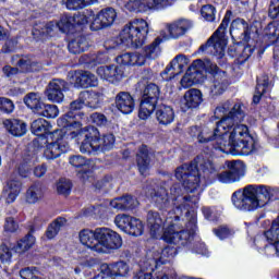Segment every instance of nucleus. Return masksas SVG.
Masks as SVG:
<instances>
[{
  "mask_svg": "<svg viewBox=\"0 0 279 279\" xmlns=\"http://www.w3.org/2000/svg\"><path fill=\"white\" fill-rule=\"evenodd\" d=\"M170 195H172V203L169 199L167 189L158 187L150 192V197L158 208L161 210H169L171 206L173 208L169 211V217L166 220L158 211H148L147 226L154 239H158L163 230L162 239L166 243L186 245L191 236L195 234V230H197V217L195 211H191L189 208H195V205L199 202V195L182 196L180 184H174L170 189ZM166 225L168 227L165 229Z\"/></svg>",
  "mask_w": 279,
  "mask_h": 279,
  "instance_id": "1",
  "label": "nucleus"
},
{
  "mask_svg": "<svg viewBox=\"0 0 279 279\" xmlns=\"http://www.w3.org/2000/svg\"><path fill=\"white\" fill-rule=\"evenodd\" d=\"M215 116L221 120L217 123L216 132L222 134L219 143L220 151H236L242 156H250L256 149V142L250 135L247 125L241 124L245 119V107L243 104L232 100L225 101L215 110Z\"/></svg>",
  "mask_w": 279,
  "mask_h": 279,
  "instance_id": "2",
  "label": "nucleus"
},
{
  "mask_svg": "<svg viewBox=\"0 0 279 279\" xmlns=\"http://www.w3.org/2000/svg\"><path fill=\"white\" fill-rule=\"evenodd\" d=\"M199 171H203L206 175L215 173V166L210 160L198 156L191 165L185 163L177 168L175 178L182 183L183 189L187 193H193L199 189V175H202Z\"/></svg>",
  "mask_w": 279,
  "mask_h": 279,
  "instance_id": "3",
  "label": "nucleus"
},
{
  "mask_svg": "<svg viewBox=\"0 0 279 279\" xmlns=\"http://www.w3.org/2000/svg\"><path fill=\"white\" fill-rule=\"evenodd\" d=\"M232 204L238 210H256L263 208L265 204L271 199L269 189L265 185L257 187L256 185H247L242 190H238L232 194Z\"/></svg>",
  "mask_w": 279,
  "mask_h": 279,
  "instance_id": "4",
  "label": "nucleus"
},
{
  "mask_svg": "<svg viewBox=\"0 0 279 279\" xmlns=\"http://www.w3.org/2000/svg\"><path fill=\"white\" fill-rule=\"evenodd\" d=\"M149 34V24L143 19H137L124 26L120 34V40L125 47H143L145 38Z\"/></svg>",
  "mask_w": 279,
  "mask_h": 279,
  "instance_id": "5",
  "label": "nucleus"
},
{
  "mask_svg": "<svg viewBox=\"0 0 279 279\" xmlns=\"http://www.w3.org/2000/svg\"><path fill=\"white\" fill-rule=\"evenodd\" d=\"M232 16L231 11H227L220 26L214 33V35L208 39V41L199 47V51H209L214 56L223 58L226 53V45H228V37H226V29H228V24L230 23V17Z\"/></svg>",
  "mask_w": 279,
  "mask_h": 279,
  "instance_id": "6",
  "label": "nucleus"
},
{
  "mask_svg": "<svg viewBox=\"0 0 279 279\" xmlns=\"http://www.w3.org/2000/svg\"><path fill=\"white\" fill-rule=\"evenodd\" d=\"M66 129L62 128L47 134L44 148V156L47 160H56V158H60L69 149V144L64 143Z\"/></svg>",
  "mask_w": 279,
  "mask_h": 279,
  "instance_id": "7",
  "label": "nucleus"
},
{
  "mask_svg": "<svg viewBox=\"0 0 279 279\" xmlns=\"http://www.w3.org/2000/svg\"><path fill=\"white\" fill-rule=\"evenodd\" d=\"M159 97L160 87H158V85L150 83L145 87L140 105V119H142L143 121H147V119L151 117L154 110H156Z\"/></svg>",
  "mask_w": 279,
  "mask_h": 279,
  "instance_id": "8",
  "label": "nucleus"
},
{
  "mask_svg": "<svg viewBox=\"0 0 279 279\" xmlns=\"http://www.w3.org/2000/svg\"><path fill=\"white\" fill-rule=\"evenodd\" d=\"M98 254H106L109 250H119L123 245L121 235L110 228H98Z\"/></svg>",
  "mask_w": 279,
  "mask_h": 279,
  "instance_id": "9",
  "label": "nucleus"
},
{
  "mask_svg": "<svg viewBox=\"0 0 279 279\" xmlns=\"http://www.w3.org/2000/svg\"><path fill=\"white\" fill-rule=\"evenodd\" d=\"M205 70L207 73L214 75V82L210 86L211 95H222L226 92V88H228V75L226 72L219 70V66L209 60L206 61Z\"/></svg>",
  "mask_w": 279,
  "mask_h": 279,
  "instance_id": "10",
  "label": "nucleus"
},
{
  "mask_svg": "<svg viewBox=\"0 0 279 279\" xmlns=\"http://www.w3.org/2000/svg\"><path fill=\"white\" fill-rule=\"evenodd\" d=\"M227 167L229 171L217 174V179L222 184H234V182H240L241 178L245 177V165L242 161H227Z\"/></svg>",
  "mask_w": 279,
  "mask_h": 279,
  "instance_id": "11",
  "label": "nucleus"
},
{
  "mask_svg": "<svg viewBox=\"0 0 279 279\" xmlns=\"http://www.w3.org/2000/svg\"><path fill=\"white\" fill-rule=\"evenodd\" d=\"M167 33L161 32V36L163 40H178V38H182L189 29H193V21L187 19H180L166 26Z\"/></svg>",
  "mask_w": 279,
  "mask_h": 279,
  "instance_id": "12",
  "label": "nucleus"
},
{
  "mask_svg": "<svg viewBox=\"0 0 279 279\" xmlns=\"http://www.w3.org/2000/svg\"><path fill=\"white\" fill-rule=\"evenodd\" d=\"M66 90H69V83L64 80L54 78L48 84L46 97L48 101H51L52 104H62Z\"/></svg>",
  "mask_w": 279,
  "mask_h": 279,
  "instance_id": "13",
  "label": "nucleus"
},
{
  "mask_svg": "<svg viewBox=\"0 0 279 279\" xmlns=\"http://www.w3.org/2000/svg\"><path fill=\"white\" fill-rule=\"evenodd\" d=\"M114 21H117V10L113 8L102 9L93 17L90 29L97 32L98 29L111 27V25H114Z\"/></svg>",
  "mask_w": 279,
  "mask_h": 279,
  "instance_id": "14",
  "label": "nucleus"
},
{
  "mask_svg": "<svg viewBox=\"0 0 279 279\" xmlns=\"http://www.w3.org/2000/svg\"><path fill=\"white\" fill-rule=\"evenodd\" d=\"M84 106H86L84 98H82V94H80V97L70 104V111L58 119V126L63 129L68 128L69 130H71V128H77V125H80V122H77L73 112H75V110H82Z\"/></svg>",
  "mask_w": 279,
  "mask_h": 279,
  "instance_id": "15",
  "label": "nucleus"
},
{
  "mask_svg": "<svg viewBox=\"0 0 279 279\" xmlns=\"http://www.w3.org/2000/svg\"><path fill=\"white\" fill-rule=\"evenodd\" d=\"M96 73L100 80H105L110 84H118V82L123 80V70L121 66L114 64L99 66Z\"/></svg>",
  "mask_w": 279,
  "mask_h": 279,
  "instance_id": "16",
  "label": "nucleus"
},
{
  "mask_svg": "<svg viewBox=\"0 0 279 279\" xmlns=\"http://www.w3.org/2000/svg\"><path fill=\"white\" fill-rule=\"evenodd\" d=\"M178 254V248L173 246H166L159 257L147 258L146 260L141 263V267L143 269H154V267H158L159 265H165V263L169 262V258H173Z\"/></svg>",
  "mask_w": 279,
  "mask_h": 279,
  "instance_id": "17",
  "label": "nucleus"
},
{
  "mask_svg": "<svg viewBox=\"0 0 279 279\" xmlns=\"http://www.w3.org/2000/svg\"><path fill=\"white\" fill-rule=\"evenodd\" d=\"M206 69V62L202 60H196L192 63L189 71L185 73V75L181 80V86L183 88H189L193 86V84H196V82H199V77L197 75H202V69Z\"/></svg>",
  "mask_w": 279,
  "mask_h": 279,
  "instance_id": "18",
  "label": "nucleus"
},
{
  "mask_svg": "<svg viewBox=\"0 0 279 279\" xmlns=\"http://www.w3.org/2000/svg\"><path fill=\"white\" fill-rule=\"evenodd\" d=\"M98 231L99 228H96L95 230L83 229L78 233V239L82 245L89 247V250H93V252L99 253L101 248H99V236L97 235Z\"/></svg>",
  "mask_w": 279,
  "mask_h": 279,
  "instance_id": "19",
  "label": "nucleus"
},
{
  "mask_svg": "<svg viewBox=\"0 0 279 279\" xmlns=\"http://www.w3.org/2000/svg\"><path fill=\"white\" fill-rule=\"evenodd\" d=\"M189 64V58L184 54H178L163 71L165 75H169V80H173L175 75H180Z\"/></svg>",
  "mask_w": 279,
  "mask_h": 279,
  "instance_id": "20",
  "label": "nucleus"
},
{
  "mask_svg": "<svg viewBox=\"0 0 279 279\" xmlns=\"http://www.w3.org/2000/svg\"><path fill=\"white\" fill-rule=\"evenodd\" d=\"M134 97L128 92H120L116 96V108L122 112V114H132L134 112Z\"/></svg>",
  "mask_w": 279,
  "mask_h": 279,
  "instance_id": "21",
  "label": "nucleus"
},
{
  "mask_svg": "<svg viewBox=\"0 0 279 279\" xmlns=\"http://www.w3.org/2000/svg\"><path fill=\"white\" fill-rule=\"evenodd\" d=\"M69 162L72 165V167L81 169L77 172V175L81 178V180L88 179V175H90V161L88 159L82 155H74L70 157Z\"/></svg>",
  "mask_w": 279,
  "mask_h": 279,
  "instance_id": "22",
  "label": "nucleus"
},
{
  "mask_svg": "<svg viewBox=\"0 0 279 279\" xmlns=\"http://www.w3.org/2000/svg\"><path fill=\"white\" fill-rule=\"evenodd\" d=\"M117 64H122L123 66H143L145 64V56L141 52H125L116 58Z\"/></svg>",
  "mask_w": 279,
  "mask_h": 279,
  "instance_id": "23",
  "label": "nucleus"
},
{
  "mask_svg": "<svg viewBox=\"0 0 279 279\" xmlns=\"http://www.w3.org/2000/svg\"><path fill=\"white\" fill-rule=\"evenodd\" d=\"M230 35L232 38H241L244 43L250 41V26L244 20L236 19L231 23Z\"/></svg>",
  "mask_w": 279,
  "mask_h": 279,
  "instance_id": "24",
  "label": "nucleus"
},
{
  "mask_svg": "<svg viewBox=\"0 0 279 279\" xmlns=\"http://www.w3.org/2000/svg\"><path fill=\"white\" fill-rule=\"evenodd\" d=\"M202 101H204L202 90L197 88L189 89L183 96V106L187 110H191L193 108H199Z\"/></svg>",
  "mask_w": 279,
  "mask_h": 279,
  "instance_id": "25",
  "label": "nucleus"
},
{
  "mask_svg": "<svg viewBox=\"0 0 279 279\" xmlns=\"http://www.w3.org/2000/svg\"><path fill=\"white\" fill-rule=\"evenodd\" d=\"M155 114L159 125H171V123L175 119V113L173 112V108L167 105H159L156 109Z\"/></svg>",
  "mask_w": 279,
  "mask_h": 279,
  "instance_id": "26",
  "label": "nucleus"
},
{
  "mask_svg": "<svg viewBox=\"0 0 279 279\" xmlns=\"http://www.w3.org/2000/svg\"><path fill=\"white\" fill-rule=\"evenodd\" d=\"M110 206L116 210H132V208L138 206V201L134 196L126 195L112 199Z\"/></svg>",
  "mask_w": 279,
  "mask_h": 279,
  "instance_id": "27",
  "label": "nucleus"
},
{
  "mask_svg": "<svg viewBox=\"0 0 279 279\" xmlns=\"http://www.w3.org/2000/svg\"><path fill=\"white\" fill-rule=\"evenodd\" d=\"M110 57L106 52H98L96 54H83L80 58L81 64H86L87 69H93L97 64H106Z\"/></svg>",
  "mask_w": 279,
  "mask_h": 279,
  "instance_id": "28",
  "label": "nucleus"
},
{
  "mask_svg": "<svg viewBox=\"0 0 279 279\" xmlns=\"http://www.w3.org/2000/svg\"><path fill=\"white\" fill-rule=\"evenodd\" d=\"M21 194V181L11 180L4 186L2 196L7 199V204H12L16 201V197Z\"/></svg>",
  "mask_w": 279,
  "mask_h": 279,
  "instance_id": "29",
  "label": "nucleus"
},
{
  "mask_svg": "<svg viewBox=\"0 0 279 279\" xmlns=\"http://www.w3.org/2000/svg\"><path fill=\"white\" fill-rule=\"evenodd\" d=\"M3 125L12 136H25L27 134V124L21 120H4Z\"/></svg>",
  "mask_w": 279,
  "mask_h": 279,
  "instance_id": "30",
  "label": "nucleus"
},
{
  "mask_svg": "<svg viewBox=\"0 0 279 279\" xmlns=\"http://www.w3.org/2000/svg\"><path fill=\"white\" fill-rule=\"evenodd\" d=\"M45 195V190L41 183H34L31 185L26 192L27 204H38L43 196Z\"/></svg>",
  "mask_w": 279,
  "mask_h": 279,
  "instance_id": "31",
  "label": "nucleus"
},
{
  "mask_svg": "<svg viewBox=\"0 0 279 279\" xmlns=\"http://www.w3.org/2000/svg\"><path fill=\"white\" fill-rule=\"evenodd\" d=\"M24 104L27 106V108L35 112V114H38L45 102H43L40 94L32 92L24 97Z\"/></svg>",
  "mask_w": 279,
  "mask_h": 279,
  "instance_id": "32",
  "label": "nucleus"
},
{
  "mask_svg": "<svg viewBox=\"0 0 279 279\" xmlns=\"http://www.w3.org/2000/svg\"><path fill=\"white\" fill-rule=\"evenodd\" d=\"M198 141L201 143H208L210 141H216L215 149H219V144L223 141L222 134L217 132V129L210 131L209 129H203V132L198 134Z\"/></svg>",
  "mask_w": 279,
  "mask_h": 279,
  "instance_id": "33",
  "label": "nucleus"
},
{
  "mask_svg": "<svg viewBox=\"0 0 279 279\" xmlns=\"http://www.w3.org/2000/svg\"><path fill=\"white\" fill-rule=\"evenodd\" d=\"M88 47H89L88 40L84 36L74 38L68 45L69 52L74 54L84 53V51H86Z\"/></svg>",
  "mask_w": 279,
  "mask_h": 279,
  "instance_id": "34",
  "label": "nucleus"
},
{
  "mask_svg": "<svg viewBox=\"0 0 279 279\" xmlns=\"http://www.w3.org/2000/svg\"><path fill=\"white\" fill-rule=\"evenodd\" d=\"M31 128L33 134L36 136H43V134H46L47 137V134H53V132H51V124L45 119H37L33 121Z\"/></svg>",
  "mask_w": 279,
  "mask_h": 279,
  "instance_id": "35",
  "label": "nucleus"
},
{
  "mask_svg": "<svg viewBox=\"0 0 279 279\" xmlns=\"http://www.w3.org/2000/svg\"><path fill=\"white\" fill-rule=\"evenodd\" d=\"M160 43H162V39L160 37H157L150 45L145 47L142 56L145 57V62L148 60H156L158 56H160Z\"/></svg>",
  "mask_w": 279,
  "mask_h": 279,
  "instance_id": "36",
  "label": "nucleus"
},
{
  "mask_svg": "<svg viewBox=\"0 0 279 279\" xmlns=\"http://www.w3.org/2000/svg\"><path fill=\"white\" fill-rule=\"evenodd\" d=\"M137 167L142 175H145V171L149 169V149H147V146L140 148L137 154Z\"/></svg>",
  "mask_w": 279,
  "mask_h": 279,
  "instance_id": "37",
  "label": "nucleus"
},
{
  "mask_svg": "<svg viewBox=\"0 0 279 279\" xmlns=\"http://www.w3.org/2000/svg\"><path fill=\"white\" fill-rule=\"evenodd\" d=\"M64 226H66V219L62 217L57 218L52 223L49 225L46 231L47 239H56V236H58V232H60Z\"/></svg>",
  "mask_w": 279,
  "mask_h": 279,
  "instance_id": "38",
  "label": "nucleus"
},
{
  "mask_svg": "<svg viewBox=\"0 0 279 279\" xmlns=\"http://www.w3.org/2000/svg\"><path fill=\"white\" fill-rule=\"evenodd\" d=\"M269 86V76H264L262 78H257V86L255 94L253 96L254 104H258L260 101V97L267 93V87Z\"/></svg>",
  "mask_w": 279,
  "mask_h": 279,
  "instance_id": "39",
  "label": "nucleus"
},
{
  "mask_svg": "<svg viewBox=\"0 0 279 279\" xmlns=\"http://www.w3.org/2000/svg\"><path fill=\"white\" fill-rule=\"evenodd\" d=\"M34 243H36V238L32 234H27L22 240H20L14 247L17 254H23V252H27V250H32L34 247Z\"/></svg>",
  "mask_w": 279,
  "mask_h": 279,
  "instance_id": "40",
  "label": "nucleus"
},
{
  "mask_svg": "<svg viewBox=\"0 0 279 279\" xmlns=\"http://www.w3.org/2000/svg\"><path fill=\"white\" fill-rule=\"evenodd\" d=\"M143 232H145V225H143L141 219L133 217L125 234H131V236H141Z\"/></svg>",
  "mask_w": 279,
  "mask_h": 279,
  "instance_id": "41",
  "label": "nucleus"
},
{
  "mask_svg": "<svg viewBox=\"0 0 279 279\" xmlns=\"http://www.w3.org/2000/svg\"><path fill=\"white\" fill-rule=\"evenodd\" d=\"M60 29L58 22H49L40 28L35 27L33 31L34 36H54L56 32Z\"/></svg>",
  "mask_w": 279,
  "mask_h": 279,
  "instance_id": "42",
  "label": "nucleus"
},
{
  "mask_svg": "<svg viewBox=\"0 0 279 279\" xmlns=\"http://www.w3.org/2000/svg\"><path fill=\"white\" fill-rule=\"evenodd\" d=\"M81 99H84L85 106L92 108L93 110L99 108V94L96 92H82Z\"/></svg>",
  "mask_w": 279,
  "mask_h": 279,
  "instance_id": "43",
  "label": "nucleus"
},
{
  "mask_svg": "<svg viewBox=\"0 0 279 279\" xmlns=\"http://www.w3.org/2000/svg\"><path fill=\"white\" fill-rule=\"evenodd\" d=\"M57 24L59 25V32H62V34H73V29H75V23L71 15H63Z\"/></svg>",
  "mask_w": 279,
  "mask_h": 279,
  "instance_id": "44",
  "label": "nucleus"
},
{
  "mask_svg": "<svg viewBox=\"0 0 279 279\" xmlns=\"http://www.w3.org/2000/svg\"><path fill=\"white\" fill-rule=\"evenodd\" d=\"M39 117H46L47 119H56L58 114H60V110H58V106L56 105H41L40 111L37 112Z\"/></svg>",
  "mask_w": 279,
  "mask_h": 279,
  "instance_id": "45",
  "label": "nucleus"
},
{
  "mask_svg": "<svg viewBox=\"0 0 279 279\" xmlns=\"http://www.w3.org/2000/svg\"><path fill=\"white\" fill-rule=\"evenodd\" d=\"M133 217L125 215V214H120L118 216H116L114 218V225L117 226V228H119L120 230H122V232H128V229L130 228V223L132 221Z\"/></svg>",
  "mask_w": 279,
  "mask_h": 279,
  "instance_id": "46",
  "label": "nucleus"
},
{
  "mask_svg": "<svg viewBox=\"0 0 279 279\" xmlns=\"http://www.w3.org/2000/svg\"><path fill=\"white\" fill-rule=\"evenodd\" d=\"M146 12L147 10H163V8H169L173 0H146Z\"/></svg>",
  "mask_w": 279,
  "mask_h": 279,
  "instance_id": "47",
  "label": "nucleus"
},
{
  "mask_svg": "<svg viewBox=\"0 0 279 279\" xmlns=\"http://www.w3.org/2000/svg\"><path fill=\"white\" fill-rule=\"evenodd\" d=\"M147 0H129L125 4L130 12H146Z\"/></svg>",
  "mask_w": 279,
  "mask_h": 279,
  "instance_id": "48",
  "label": "nucleus"
},
{
  "mask_svg": "<svg viewBox=\"0 0 279 279\" xmlns=\"http://www.w3.org/2000/svg\"><path fill=\"white\" fill-rule=\"evenodd\" d=\"M85 71H75L71 75V84L74 85L75 88H86V77H84Z\"/></svg>",
  "mask_w": 279,
  "mask_h": 279,
  "instance_id": "49",
  "label": "nucleus"
},
{
  "mask_svg": "<svg viewBox=\"0 0 279 279\" xmlns=\"http://www.w3.org/2000/svg\"><path fill=\"white\" fill-rule=\"evenodd\" d=\"M98 142V149H112L114 147V135L113 134H107L104 137H100V140H96Z\"/></svg>",
  "mask_w": 279,
  "mask_h": 279,
  "instance_id": "50",
  "label": "nucleus"
},
{
  "mask_svg": "<svg viewBox=\"0 0 279 279\" xmlns=\"http://www.w3.org/2000/svg\"><path fill=\"white\" fill-rule=\"evenodd\" d=\"M98 149L99 142L97 140L93 142H87L85 140L80 146L81 154H90V151H98Z\"/></svg>",
  "mask_w": 279,
  "mask_h": 279,
  "instance_id": "51",
  "label": "nucleus"
},
{
  "mask_svg": "<svg viewBox=\"0 0 279 279\" xmlns=\"http://www.w3.org/2000/svg\"><path fill=\"white\" fill-rule=\"evenodd\" d=\"M89 120L94 125H98V128H106L108 125V118L104 113L94 112L89 116Z\"/></svg>",
  "mask_w": 279,
  "mask_h": 279,
  "instance_id": "52",
  "label": "nucleus"
},
{
  "mask_svg": "<svg viewBox=\"0 0 279 279\" xmlns=\"http://www.w3.org/2000/svg\"><path fill=\"white\" fill-rule=\"evenodd\" d=\"M264 35L268 38H279V22L269 23L264 29Z\"/></svg>",
  "mask_w": 279,
  "mask_h": 279,
  "instance_id": "53",
  "label": "nucleus"
},
{
  "mask_svg": "<svg viewBox=\"0 0 279 279\" xmlns=\"http://www.w3.org/2000/svg\"><path fill=\"white\" fill-rule=\"evenodd\" d=\"M72 184L69 179H61L57 183V191L60 195H69L71 193Z\"/></svg>",
  "mask_w": 279,
  "mask_h": 279,
  "instance_id": "54",
  "label": "nucleus"
},
{
  "mask_svg": "<svg viewBox=\"0 0 279 279\" xmlns=\"http://www.w3.org/2000/svg\"><path fill=\"white\" fill-rule=\"evenodd\" d=\"M0 110L7 114L14 112V102L9 98L0 97Z\"/></svg>",
  "mask_w": 279,
  "mask_h": 279,
  "instance_id": "55",
  "label": "nucleus"
},
{
  "mask_svg": "<svg viewBox=\"0 0 279 279\" xmlns=\"http://www.w3.org/2000/svg\"><path fill=\"white\" fill-rule=\"evenodd\" d=\"M17 66L21 69L22 73H29L35 71L34 66H36V63L32 62L31 59H20Z\"/></svg>",
  "mask_w": 279,
  "mask_h": 279,
  "instance_id": "56",
  "label": "nucleus"
},
{
  "mask_svg": "<svg viewBox=\"0 0 279 279\" xmlns=\"http://www.w3.org/2000/svg\"><path fill=\"white\" fill-rule=\"evenodd\" d=\"M201 14L205 21H215V7L210 4L203 5L201 9Z\"/></svg>",
  "mask_w": 279,
  "mask_h": 279,
  "instance_id": "57",
  "label": "nucleus"
},
{
  "mask_svg": "<svg viewBox=\"0 0 279 279\" xmlns=\"http://www.w3.org/2000/svg\"><path fill=\"white\" fill-rule=\"evenodd\" d=\"M99 130L95 126H89L85 131V141L87 143H93V141H99Z\"/></svg>",
  "mask_w": 279,
  "mask_h": 279,
  "instance_id": "58",
  "label": "nucleus"
},
{
  "mask_svg": "<svg viewBox=\"0 0 279 279\" xmlns=\"http://www.w3.org/2000/svg\"><path fill=\"white\" fill-rule=\"evenodd\" d=\"M37 271L34 267H26L20 270V276L23 279H41L36 277Z\"/></svg>",
  "mask_w": 279,
  "mask_h": 279,
  "instance_id": "59",
  "label": "nucleus"
},
{
  "mask_svg": "<svg viewBox=\"0 0 279 279\" xmlns=\"http://www.w3.org/2000/svg\"><path fill=\"white\" fill-rule=\"evenodd\" d=\"M0 260L1 263H10L12 260V251L5 244L0 246Z\"/></svg>",
  "mask_w": 279,
  "mask_h": 279,
  "instance_id": "60",
  "label": "nucleus"
},
{
  "mask_svg": "<svg viewBox=\"0 0 279 279\" xmlns=\"http://www.w3.org/2000/svg\"><path fill=\"white\" fill-rule=\"evenodd\" d=\"M279 15V0H270L268 16L270 19H278Z\"/></svg>",
  "mask_w": 279,
  "mask_h": 279,
  "instance_id": "61",
  "label": "nucleus"
},
{
  "mask_svg": "<svg viewBox=\"0 0 279 279\" xmlns=\"http://www.w3.org/2000/svg\"><path fill=\"white\" fill-rule=\"evenodd\" d=\"M65 8L68 10H84L86 7L83 0H66Z\"/></svg>",
  "mask_w": 279,
  "mask_h": 279,
  "instance_id": "62",
  "label": "nucleus"
},
{
  "mask_svg": "<svg viewBox=\"0 0 279 279\" xmlns=\"http://www.w3.org/2000/svg\"><path fill=\"white\" fill-rule=\"evenodd\" d=\"M5 232H16L19 230V222L14 220V218L9 217L5 219L4 223Z\"/></svg>",
  "mask_w": 279,
  "mask_h": 279,
  "instance_id": "63",
  "label": "nucleus"
},
{
  "mask_svg": "<svg viewBox=\"0 0 279 279\" xmlns=\"http://www.w3.org/2000/svg\"><path fill=\"white\" fill-rule=\"evenodd\" d=\"M85 85H86V88L90 87V86H97V84H99V81L97 80V76H95V74L88 72V71H85Z\"/></svg>",
  "mask_w": 279,
  "mask_h": 279,
  "instance_id": "64",
  "label": "nucleus"
}]
</instances>
